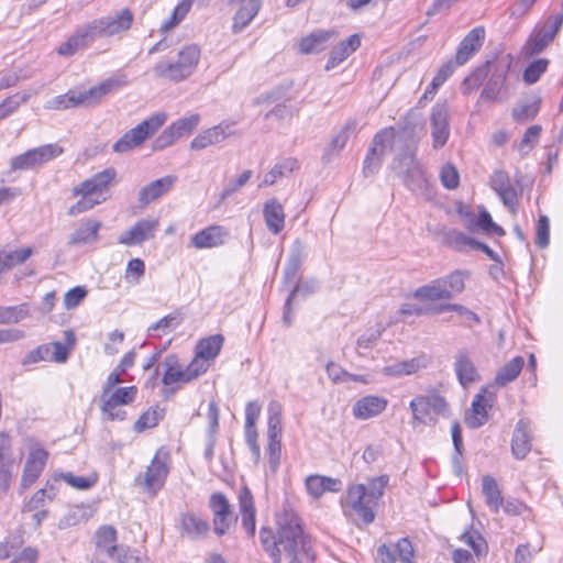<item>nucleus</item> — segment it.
I'll return each instance as SVG.
<instances>
[{
  "instance_id": "de8ad7c7",
  "label": "nucleus",
  "mask_w": 563,
  "mask_h": 563,
  "mask_svg": "<svg viewBox=\"0 0 563 563\" xmlns=\"http://www.w3.org/2000/svg\"><path fill=\"white\" fill-rule=\"evenodd\" d=\"M420 368L419 360L412 358L395 363L393 365L384 367V374L388 376L399 377L402 375H411Z\"/></svg>"
},
{
  "instance_id": "09e8293b",
  "label": "nucleus",
  "mask_w": 563,
  "mask_h": 563,
  "mask_svg": "<svg viewBox=\"0 0 563 563\" xmlns=\"http://www.w3.org/2000/svg\"><path fill=\"white\" fill-rule=\"evenodd\" d=\"M164 412L158 408H151L145 411L135 422L134 429L142 432L146 429L154 428L163 419Z\"/></svg>"
},
{
  "instance_id": "2f4dec72",
  "label": "nucleus",
  "mask_w": 563,
  "mask_h": 563,
  "mask_svg": "<svg viewBox=\"0 0 563 563\" xmlns=\"http://www.w3.org/2000/svg\"><path fill=\"white\" fill-rule=\"evenodd\" d=\"M487 400L483 394L475 395L471 409L465 415V423L471 429H477L488 420Z\"/></svg>"
},
{
  "instance_id": "aec40b11",
  "label": "nucleus",
  "mask_w": 563,
  "mask_h": 563,
  "mask_svg": "<svg viewBox=\"0 0 563 563\" xmlns=\"http://www.w3.org/2000/svg\"><path fill=\"white\" fill-rule=\"evenodd\" d=\"M454 371L459 383L464 387L479 380V374L472 358L470 350L463 347L455 354Z\"/></svg>"
},
{
  "instance_id": "603ef678",
  "label": "nucleus",
  "mask_w": 563,
  "mask_h": 563,
  "mask_svg": "<svg viewBox=\"0 0 563 563\" xmlns=\"http://www.w3.org/2000/svg\"><path fill=\"white\" fill-rule=\"evenodd\" d=\"M553 40L550 38L541 30H538L533 35L530 36L526 44V54L529 56L540 54Z\"/></svg>"
},
{
  "instance_id": "412c9836",
  "label": "nucleus",
  "mask_w": 563,
  "mask_h": 563,
  "mask_svg": "<svg viewBox=\"0 0 563 563\" xmlns=\"http://www.w3.org/2000/svg\"><path fill=\"white\" fill-rule=\"evenodd\" d=\"M336 37L335 30H317L299 41V51L302 54H318L328 48Z\"/></svg>"
},
{
  "instance_id": "c03bdc74",
  "label": "nucleus",
  "mask_w": 563,
  "mask_h": 563,
  "mask_svg": "<svg viewBox=\"0 0 563 563\" xmlns=\"http://www.w3.org/2000/svg\"><path fill=\"white\" fill-rule=\"evenodd\" d=\"M540 109V99L533 98L518 102L512 109L517 122H527L536 118Z\"/></svg>"
},
{
  "instance_id": "0eeeda50",
  "label": "nucleus",
  "mask_w": 563,
  "mask_h": 563,
  "mask_svg": "<svg viewBox=\"0 0 563 563\" xmlns=\"http://www.w3.org/2000/svg\"><path fill=\"white\" fill-rule=\"evenodd\" d=\"M391 169L410 190L418 191L426 188L427 177L416 152L396 153Z\"/></svg>"
},
{
  "instance_id": "5fc2aeb1",
  "label": "nucleus",
  "mask_w": 563,
  "mask_h": 563,
  "mask_svg": "<svg viewBox=\"0 0 563 563\" xmlns=\"http://www.w3.org/2000/svg\"><path fill=\"white\" fill-rule=\"evenodd\" d=\"M548 66L549 59L547 58L533 60L525 69L523 80L529 85L536 84L540 79L541 75L545 73Z\"/></svg>"
},
{
  "instance_id": "e2e57ef3",
  "label": "nucleus",
  "mask_w": 563,
  "mask_h": 563,
  "mask_svg": "<svg viewBox=\"0 0 563 563\" xmlns=\"http://www.w3.org/2000/svg\"><path fill=\"white\" fill-rule=\"evenodd\" d=\"M541 133V126L540 125H531L527 129L518 150L520 154L527 155L530 150L533 147V145L538 142L539 136Z\"/></svg>"
},
{
  "instance_id": "49530a36",
  "label": "nucleus",
  "mask_w": 563,
  "mask_h": 563,
  "mask_svg": "<svg viewBox=\"0 0 563 563\" xmlns=\"http://www.w3.org/2000/svg\"><path fill=\"white\" fill-rule=\"evenodd\" d=\"M305 253V245L300 240H296L288 258V263L285 267V275L288 278L296 276L298 268L300 267L301 260Z\"/></svg>"
},
{
  "instance_id": "e433bc0d",
  "label": "nucleus",
  "mask_w": 563,
  "mask_h": 563,
  "mask_svg": "<svg viewBox=\"0 0 563 563\" xmlns=\"http://www.w3.org/2000/svg\"><path fill=\"white\" fill-rule=\"evenodd\" d=\"M299 167L298 161L292 157L285 158L276 164L268 173L265 174L263 181L258 187L272 186L277 179L289 176L294 170Z\"/></svg>"
},
{
  "instance_id": "f03ea898",
  "label": "nucleus",
  "mask_w": 563,
  "mask_h": 563,
  "mask_svg": "<svg viewBox=\"0 0 563 563\" xmlns=\"http://www.w3.org/2000/svg\"><path fill=\"white\" fill-rule=\"evenodd\" d=\"M133 21L134 14L129 8L93 19L77 29V31L57 48V53L62 56H71L77 51L87 47L98 37L103 38L121 35L131 29Z\"/></svg>"
},
{
  "instance_id": "5701e85b",
  "label": "nucleus",
  "mask_w": 563,
  "mask_h": 563,
  "mask_svg": "<svg viewBox=\"0 0 563 563\" xmlns=\"http://www.w3.org/2000/svg\"><path fill=\"white\" fill-rule=\"evenodd\" d=\"M177 177L174 175H167L163 178L153 180L146 186L142 187L137 194V200L142 207H145L158 198L163 197L172 190Z\"/></svg>"
},
{
  "instance_id": "f8f14e48",
  "label": "nucleus",
  "mask_w": 563,
  "mask_h": 563,
  "mask_svg": "<svg viewBox=\"0 0 563 563\" xmlns=\"http://www.w3.org/2000/svg\"><path fill=\"white\" fill-rule=\"evenodd\" d=\"M19 461L13 455L11 437L4 431L0 432V489L4 493L11 486Z\"/></svg>"
},
{
  "instance_id": "c9c22d12",
  "label": "nucleus",
  "mask_w": 563,
  "mask_h": 563,
  "mask_svg": "<svg viewBox=\"0 0 563 563\" xmlns=\"http://www.w3.org/2000/svg\"><path fill=\"white\" fill-rule=\"evenodd\" d=\"M525 365L522 356H516L506 363L495 376V385L498 387H505L509 383L514 382L521 373Z\"/></svg>"
},
{
  "instance_id": "423d86ee",
  "label": "nucleus",
  "mask_w": 563,
  "mask_h": 563,
  "mask_svg": "<svg viewBox=\"0 0 563 563\" xmlns=\"http://www.w3.org/2000/svg\"><path fill=\"white\" fill-rule=\"evenodd\" d=\"M509 64H490L486 63L484 66L476 68L468 77L465 78L464 85L470 89H477L489 75L484 89L482 90L481 98L486 101H496L505 87Z\"/></svg>"
},
{
  "instance_id": "4d7b16f0",
  "label": "nucleus",
  "mask_w": 563,
  "mask_h": 563,
  "mask_svg": "<svg viewBox=\"0 0 563 563\" xmlns=\"http://www.w3.org/2000/svg\"><path fill=\"white\" fill-rule=\"evenodd\" d=\"M252 177V170H244L238 178L230 179L220 192V201H223L239 191Z\"/></svg>"
},
{
  "instance_id": "37998d69",
  "label": "nucleus",
  "mask_w": 563,
  "mask_h": 563,
  "mask_svg": "<svg viewBox=\"0 0 563 563\" xmlns=\"http://www.w3.org/2000/svg\"><path fill=\"white\" fill-rule=\"evenodd\" d=\"M282 412L283 407L278 401L273 400L269 402L267 408V438L282 439Z\"/></svg>"
},
{
  "instance_id": "69168bd1",
  "label": "nucleus",
  "mask_w": 563,
  "mask_h": 563,
  "mask_svg": "<svg viewBox=\"0 0 563 563\" xmlns=\"http://www.w3.org/2000/svg\"><path fill=\"white\" fill-rule=\"evenodd\" d=\"M440 179L446 189H455L460 183L459 172L452 164H445L440 170Z\"/></svg>"
},
{
  "instance_id": "338daca9",
  "label": "nucleus",
  "mask_w": 563,
  "mask_h": 563,
  "mask_svg": "<svg viewBox=\"0 0 563 563\" xmlns=\"http://www.w3.org/2000/svg\"><path fill=\"white\" fill-rule=\"evenodd\" d=\"M110 559L114 560L117 563H147L145 556H141L136 554L135 550L122 545H120L118 552H115L113 556H110Z\"/></svg>"
},
{
  "instance_id": "58836bf2",
  "label": "nucleus",
  "mask_w": 563,
  "mask_h": 563,
  "mask_svg": "<svg viewBox=\"0 0 563 563\" xmlns=\"http://www.w3.org/2000/svg\"><path fill=\"white\" fill-rule=\"evenodd\" d=\"M184 532L191 539H200L210 530L209 523L195 514H186L181 519Z\"/></svg>"
},
{
  "instance_id": "cd10ccee",
  "label": "nucleus",
  "mask_w": 563,
  "mask_h": 563,
  "mask_svg": "<svg viewBox=\"0 0 563 563\" xmlns=\"http://www.w3.org/2000/svg\"><path fill=\"white\" fill-rule=\"evenodd\" d=\"M361 45V38L357 34L349 36L346 40L340 42L330 52L329 58L325 64V70L335 68L339 64L345 60L353 52Z\"/></svg>"
},
{
  "instance_id": "052dcab7",
  "label": "nucleus",
  "mask_w": 563,
  "mask_h": 563,
  "mask_svg": "<svg viewBox=\"0 0 563 563\" xmlns=\"http://www.w3.org/2000/svg\"><path fill=\"white\" fill-rule=\"evenodd\" d=\"M107 197L93 198L91 196H81L75 205L68 209V214L71 217L78 216L85 211L92 209L95 206L106 201Z\"/></svg>"
},
{
  "instance_id": "774afa93",
  "label": "nucleus",
  "mask_w": 563,
  "mask_h": 563,
  "mask_svg": "<svg viewBox=\"0 0 563 563\" xmlns=\"http://www.w3.org/2000/svg\"><path fill=\"white\" fill-rule=\"evenodd\" d=\"M562 25L563 12H560L550 15L539 30H541L543 33L550 36L551 40H554L555 35L560 32Z\"/></svg>"
},
{
  "instance_id": "a18cd8bd",
  "label": "nucleus",
  "mask_w": 563,
  "mask_h": 563,
  "mask_svg": "<svg viewBox=\"0 0 563 563\" xmlns=\"http://www.w3.org/2000/svg\"><path fill=\"white\" fill-rule=\"evenodd\" d=\"M31 247L0 252V272L8 271L15 265L24 263L32 255Z\"/></svg>"
},
{
  "instance_id": "393cba45",
  "label": "nucleus",
  "mask_w": 563,
  "mask_h": 563,
  "mask_svg": "<svg viewBox=\"0 0 563 563\" xmlns=\"http://www.w3.org/2000/svg\"><path fill=\"white\" fill-rule=\"evenodd\" d=\"M167 115L164 112H159L151 115L146 120L142 121L135 128L126 132L132 142L137 146L142 145L147 139L153 136L166 122Z\"/></svg>"
},
{
  "instance_id": "2eb2a0df",
  "label": "nucleus",
  "mask_w": 563,
  "mask_h": 563,
  "mask_svg": "<svg viewBox=\"0 0 563 563\" xmlns=\"http://www.w3.org/2000/svg\"><path fill=\"white\" fill-rule=\"evenodd\" d=\"M449 107L446 103L437 102L432 107L430 121H431V135L432 146L439 150L445 145L450 136V124H449Z\"/></svg>"
},
{
  "instance_id": "bb28decb",
  "label": "nucleus",
  "mask_w": 563,
  "mask_h": 563,
  "mask_svg": "<svg viewBox=\"0 0 563 563\" xmlns=\"http://www.w3.org/2000/svg\"><path fill=\"white\" fill-rule=\"evenodd\" d=\"M531 450V429L528 419H520L514 430L511 451L516 459L522 460Z\"/></svg>"
},
{
  "instance_id": "680f3d73",
  "label": "nucleus",
  "mask_w": 563,
  "mask_h": 563,
  "mask_svg": "<svg viewBox=\"0 0 563 563\" xmlns=\"http://www.w3.org/2000/svg\"><path fill=\"white\" fill-rule=\"evenodd\" d=\"M409 408L412 411L413 420L418 423L424 422L426 417L431 412L426 396L413 398L409 404Z\"/></svg>"
},
{
  "instance_id": "ea45409f",
  "label": "nucleus",
  "mask_w": 563,
  "mask_h": 563,
  "mask_svg": "<svg viewBox=\"0 0 563 563\" xmlns=\"http://www.w3.org/2000/svg\"><path fill=\"white\" fill-rule=\"evenodd\" d=\"M355 129L354 122H347L341 131L334 135L331 140V142L328 144V146L324 150L323 153V161L324 162H331V159L339 155V153L344 148L346 145V142L350 137V132Z\"/></svg>"
},
{
  "instance_id": "f704fd0d",
  "label": "nucleus",
  "mask_w": 563,
  "mask_h": 563,
  "mask_svg": "<svg viewBox=\"0 0 563 563\" xmlns=\"http://www.w3.org/2000/svg\"><path fill=\"white\" fill-rule=\"evenodd\" d=\"M415 298L424 301H435L441 299H450V294L445 288V284L441 278L432 280L430 284L419 287L415 294Z\"/></svg>"
},
{
  "instance_id": "6e6d98bb",
  "label": "nucleus",
  "mask_w": 563,
  "mask_h": 563,
  "mask_svg": "<svg viewBox=\"0 0 563 563\" xmlns=\"http://www.w3.org/2000/svg\"><path fill=\"white\" fill-rule=\"evenodd\" d=\"M465 277L466 275L463 272L455 271L450 275L441 278V280H443L445 284L448 292L450 294V299L464 290Z\"/></svg>"
},
{
  "instance_id": "20e7f679",
  "label": "nucleus",
  "mask_w": 563,
  "mask_h": 563,
  "mask_svg": "<svg viewBox=\"0 0 563 563\" xmlns=\"http://www.w3.org/2000/svg\"><path fill=\"white\" fill-rule=\"evenodd\" d=\"M199 58L200 48L195 44L186 45L179 51L177 60L162 59L153 67V73L157 78L178 82L194 73Z\"/></svg>"
},
{
  "instance_id": "72a5a7b5",
  "label": "nucleus",
  "mask_w": 563,
  "mask_h": 563,
  "mask_svg": "<svg viewBox=\"0 0 563 563\" xmlns=\"http://www.w3.org/2000/svg\"><path fill=\"white\" fill-rule=\"evenodd\" d=\"M137 394V388L135 386L129 387H119L114 390H111L108 395L101 394V402L107 404L108 408H113V406H124L134 401Z\"/></svg>"
},
{
  "instance_id": "9d476101",
  "label": "nucleus",
  "mask_w": 563,
  "mask_h": 563,
  "mask_svg": "<svg viewBox=\"0 0 563 563\" xmlns=\"http://www.w3.org/2000/svg\"><path fill=\"white\" fill-rule=\"evenodd\" d=\"M62 153L63 147L57 144L42 145L12 157L10 167L12 170L32 169L58 157Z\"/></svg>"
},
{
  "instance_id": "bf43d9fd",
  "label": "nucleus",
  "mask_w": 563,
  "mask_h": 563,
  "mask_svg": "<svg viewBox=\"0 0 563 563\" xmlns=\"http://www.w3.org/2000/svg\"><path fill=\"white\" fill-rule=\"evenodd\" d=\"M388 476L382 475L375 478H372L368 482V486L366 487V495L377 505V500L380 499L384 495L385 488L388 484Z\"/></svg>"
},
{
  "instance_id": "a19ab883",
  "label": "nucleus",
  "mask_w": 563,
  "mask_h": 563,
  "mask_svg": "<svg viewBox=\"0 0 563 563\" xmlns=\"http://www.w3.org/2000/svg\"><path fill=\"white\" fill-rule=\"evenodd\" d=\"M224 338L221 334H214L202 339L196 346V354L207 361L214 360L223 345Z\"/></svg>"
},
{
  "instance_id": "9b49d317",
  "label": "nucleus",
  "mask_w": 563,
  "mask_h": 563,
  "mask_svg": "<svg viewBox=\"0 0 563 563\" xmlns=\"http://www.w3.org/2000/svg\"><path fill=\"white\" fill-rule=\"evenodd\" d=\"M209 508L212 511V526L217 536L221 537L229 532L231 526L236 521L231 510V505L222 493H213L209 499Z\"/></svg>"
},
{
  "instance_id": "ddd939ff",
  "label": "nucleus",
  "mask_w": 563,
  "mask_h": 563,
  "mask_svg": "<svg viewBox=\"0 0 563 563\" xmlns=\"http://www.w3.org/2000/svg\"><path fill=\"white\" fill-rule=\"evenodd\" d=\"M393 130H382L378 132L372 142V146L364 159L363 173L364 175L371 176L378 172L382 166L383 157L386 155L388 147V141L390 140Z\"/></svg>"
},
{
  "instance_id": "7c9ffc66",
  "label": "nucleus",
  "mask_w": 563,
  "mask_h": 563,
  "mask_svg": "<svg viewBox=\"0 0 563 563\" xmlns=\"http://www.w3.org/2000/svg\"><path fill=\"white\" fill-rule=\"evenodd\" d=\"M341 486L340 479L321 475H310L306 479L307 490L314 498H319L325 492H339Z\"/></svg>"
},
{
  "instance_id": "b1692460",
  "label": "nucleus",
  "mask_w": 563,
  "mask_h": 563,
  "mask_svg": "<svg viewBox=\"0 0 563 563\" xmlns=\"http://www.w3.org/2000/svg\"><path fill=\"white\" fill-rule=\"evenodd\" d=\"M388 400L376 395H367L358 400L352 407L353 416L358 420H368L380 415L387 407Z\"/></svg>"
},
{
  "instance_id": "4c0bfd02",
  "label": "nucleus",
  "mask_w": 563,
  "mask_h": 563,
  "mask_svg": "<svg viewBox=\"0 0 563 563\" xmlns=\"http://www.w3.org/2000/svg\"><path fill=\"white\" fill-rule=\"evenodd\" d=\"M96 545L98 550L106 552L109 558L113 556L120 549L117 545V530L112 526L100 527L96 533Z\"/></svg>"
},
{
  "instance_id": "c85d7f7f",
  "label": "nucleus",
  "mask_w": 563,
  "mask_h": 563,
  "mask_svg": "<svg viewBox=\"0 0 563 563\" xmlns=\"http://www.w3.org/2000/svg\"><path fill=\"white\" fill-rule=\"evenodd\" d=\"M102 223L95 219L81 221L79 227L69 235V245H84L95 242L98 239Z\"/></svg>"
},
{
  "instance_id": "864d4df0",
  "label": "nucleus",
  "mask_w": 563,
  "mask_h": 563,
  "mask_svg": "<svg viewBox=\"0 0 563 563\" xmlns=\"http://www.w3.org/2000/svg\"><path fill=\"white\" fill-rule=\"evenodd\" d=\"M30 93H15L13 96H10L5 98L0 103V121L7 117H9L11 113L18 110V108L22 104L27 102L30 99Z\"/></svg>"
},
{
  "instance_id": "3c124183",
  "label": "nucleus",
  "mask_w": 563,
  "mask_h": 563,
  "mask_svg": "<svg viewBox=\"0 0 563 563\" xmlns=\"http://www.w3.org/2000/svg\"><path fill=\"white\" fill-rule=\"evenodd\" d=\"M174 363H176V360L174 356H169L166 360V364L168 365L167 371L165 372L163 376V384L166 386L173 385L175 383L181 382V383H189L190 380H187V372L186 368H176L174 366Z\"/></svg>"
},
{
  "instance_id": "c756f323",
  "label": "nucleus",
  "mask_w": 563,
  "mask_h": 563,
  "mask_svg": "<svg viewBox=\"0 0 563 563\" xmlns=\"http://www.w3.org/2000/svg\"><path fill=\"white\" fill-rule=\"evenodd\" d=\"M263 216L268 231L273 234H278L285 227V212L282 203L272 198L264 205Z\"/></svg>"
},
{
  "instance_id": "4468645a",
  "label": "nucleus",
  "mask_w": 563,
  "mask_h": 563,
  "mask_svg": "<svg viewBox=\"0 0 563 563\" xmlns=\"http://www.w3.org/2000/svg\"><path fill=\"white\" fill-rule=\"evenodd\" d=\"M158 224L157 219H140L118 236V243L125 246L141 245L145 241L154 239Z\"/></svg>"
},
{
  "instance_id": "7ed1b4c3",
  "label": "nucleus",
  "mask_w": 563,
  "mask_h": 563,
  "mask_svg": "<svg viewBox=\"0 0 563 563\" xmlns=\"http://www.w3.org/2000/svg\"><path fill=\"white\" fill-rule=\"evenodd\" d=\"M126 84V75L115 74L87 90L70 89L64 95L56 96L47 100L44 108L59 111L78 107L95 106L99 103L104 96L115 91Z\"/></svg>"
},
{
  "instance_id": "a211bd4d",
  "label": "nucleus",
  "mask_w": 563,
  "mask_h": 563,
  "mask_svg": "<svg viewBox=\"0 0 563 563\" xmlns=\"http://www.w3.org/2000/svg\"><path fill=\"white\" fill-rule=\"evenodd\" d=\"M486 37L485 27L479 25L472 29L460 42L455 53V64H466L482 48Z\"/></svg>"
},
{
  "instance_id": "79ce46f5",
  "label": "nucleus",
  "mask_w": 563,
  "mask_h": 563,
  "mask_svg": "<svg viewBox=\"0 0 563 563\" xmlns=\"http://www.w3.org/2000/svg\"><path fill=\"white\" fill-rule=\"evenodd\" d=\"M227 134L220 125L210 128L199 133L190 143L191 150H202L207 146L216 143H220L225 140Z\"/></svg>"
},
{
  "instance_id": "473e14b6",
  "label": "nucleus",
  "mask_w": 563,
  "mask_h": 563,
  "mask_svg": "<svg viewBox=\"0 0 563 563\" xmlns=\"http://www.w3.org/2000/svg\"><path fill=\"white\" fill-rule=\"evenodd\" d=\"M482 492L485 496L486 505L493 512L497 514L504 505V498L496 479L489 475L484 476L482 479Z\"/></svg>"
},
{
  "instance_id": "dca6fc26",
  "label": "nucleus",
  "mask_w": 563,
  "mask_h": 563,
  "mask_svg": "<svg viewBox=\"0 0 563 563\" xmlns=\"http://www.w3.org/2000/svg\"><path fill=\"white\" fill-rule=\"evenodd\" d=\"M115 176L117 172L114 168H106L104 170L95 174L78 186L74 187L73 195L102 198L104 197V191H107L109 185L113 181Z\"/></svg>"
},
{
  "instance_id": "39448f33",
  "label": "nucleus",
  "mask_w": 563,
  "mask_h": 563,
  "mask_svg": "<svg viewBox=\"0 0 563 563\" xmlns=\"http://www.w3.org/2000/svg\"><path fill=\"white\" fill-rule=\"evenodd\" d=\"M344 516L356 526H368L375 520L376 504L366 495L364 484L349 486L341 500Z\"/></svg>"
},
{
  "instance_id": "6ab92c4d",
  "label": "nucleus",
  "mask_w": 563,
  "mask_h": 563,
  "mask_svg": "<svg viewBox=\"0 0 563 563\" xmlns=\"http://www.w3.org/2000/svg\"><path fill=\"white\" fill-rule=\"evenodd\" d=\"M490 187L499 196L504 206L515 214L517 212L518 195L504 170H496L490 177Z\"/></svg>"
},
{
  "instance_id": "f3484780",
  "label": "nucleus",
  "mask_w": 563,
  "mask_h": 563,
  "mask_svg": "<svg viewBox=\"0 0 563 563\" xmlns=\"http://www.w3.org/2000/svg\"><path fill=\"white\" fill-rule=\"evenodd\" d=\"M48 459V452L43 448L31 449L25 461L23 474L21 477V494L24 489L36 482L42 474Z\"/></svg>"
},
{
  "instance_id": "a878e982",
  "label": "nucleus",
  "mask_w": 563,
  "mask_h": 563,
  "mask_svg": "<svg viewBox=\"0 0 563 563\" xmlns=\"http://www.w3.org/2000/svg\"><path fill=\"white\" fill-rule=\"evenodd\" d=\"M228 236V232L220 225H210L190 239V245L195 249H212L222 245Z\"/></svg>"
},
{
  "instance_id": "f257e3e1",
  "label": "nucleus",
  "mask_w": 563,
  "mask_h": 563,
  "mask_svg": "<svg viewBox=\"0 0 563 563\" xmlns=\"http://www.w3.org/2000/svg\"><path fill=\"white\" fill-rule=\"evenodd\" d=\"M277 527L276 534L266 527L260 531L261 543L274 559V563H282L283 554L289 563H312L314 561L311 539L303 532L295 512L284 510L278 514Z\"/></svg>"
},
{
  "instance_id": "8fccbe9b",
  "label": "nucleus",
  "mask_w": 563,
  "mask_h": 563,
  "mask_svg": "<svg viewBox=\"0 0 563 563\" xmlns=\"http://www.w3.org/2000/svg\"><path fill=\"white\" fill-rule=\"evenodd\" d=\"M27 316L25 305L0 307V324L18 323Z\"/></svg>"
},
{
  "instance_id": "0e129e2a",
  "label": "nucleus",
  "mask_w": 563,
  "mask_h": 563,
  "mask_svg": "<svg viewBox=\"0 0 563 563\" xmlns=\"http://www.w3.org/2000/svg\"><path fill=\"white\" fill-rule=\"evenodd\" d=\"M477 225L486 233H493L498 236L506 234L505 230L493 221L490 213L485 209L478 214Z\"/></svg>"
},
{
  "instance_id": "13d9d810",
  "label": "nucleus",
  "mask_w": 563,
  "mask_h": 563,
  "mask_svg": "<svg viewBox=\"0 0 563 563\" xmlns=\"http://www.w3.org/2000/svg\"><path fill=\"white\" fill-rule=\"evenodd\" d=\"M199 121V114H191L187 118L177 120L170 125V128L179 139L183 135L191 133L198 126Z\"/></svg>"
},
{
  "instance_id": "4be33fe9",
  "label": "nucleus",
  "mask_w": 563,
  "mask_h": 563,
  "mask_svg": "<svg viewBox=\"0 0 563 563\" xmlns=\"http://www.w3.org/2000/svg\"><path fill=\"white\" fill-rule=\"evenodd\" d=\"M263 0H230V4L238 5L233 18L232 30L234 33L243 31L257 15Z\"/></svg>"
},
{
  "instance_id": "6e6552de",
  "label": "nucleus",
  "mask_w": 563,
  "mask_h": 563,
  "mask_svg": "<svg viewBox=\"0 0 563 563\" xmlns=\"http://www.w3.org/2000/svg\"><path fill=\"white\" fill-rule=\"evenodd\" d=\"M393 130L388 147L395 153L417 152L418 144L424 134V125L412 118H406L398 131Z\"/></svg>"
},
{
  "instance_id": "1a4fd4ad",
  "label": "nucleus",
  "mask_w": 563,
  "mask_h": 563,
  "mask_svg": "<svg viewBox=\"0 0 563 563\" xmlns=\"http://www.w3.org/2000/svg\"><path fill=\"white\" fill-rule=\"evenodd\" d=\"M169 464L170 455L168 450L163 446L159 448L152 459L151 464L147 466L142 479L144 489L152 496L156 495L164 486L169 473Z\"/></svg>"
}]
</instances>
